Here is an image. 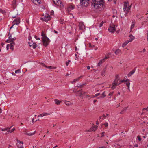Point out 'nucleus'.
Listing matches in <instances>:
<instances>
[{
	"mask_svg": "<svg viewBox=\"0 0 148 148\" xmlns=\"http://www.w3.org/2000/svg\"><path fill=\"white\" fill-rule=\"evenodd\" d=\"M103 3H92V6L94 7V10L95 12H98L103 9L104 7Z\"/></svg>",
	"mask_w": 148,
	"mask_h": 148,
	"instance_id": "1",
	"label": "nucleus"
},
{
	"mask_svg": "<svg viewBox=\"0 0 148 148\" xmlns=\"http://www.w3.org/2000/svg\"><path fill=\"white\" fill-rule=\"evenodd\" d=\"M42 39L43 42V45L45 47L47 46L50 42L49 39L47 37L42 38Z\"/></svg>",
	"mask_w": 148,
	"mask_h": 148,
	"instance_id": "2",
	"label": "nucleus"
},
{
	"mask_svg": "<svg viewBox=\"0 0 148 148\" xmlns=\"http://www.w3.org/2000/svg\"><path fill=\"white\" fill-rule=\"evenodd\" d=\"M130 7L129 6V3L125 2L124 5L123 10L125 12H128L130 10Z\"/></svg>",
	"mask_w": 148,
	"mask_h": 148,
	"instance_id": "3",
	"label": "nucleus"
},
{
	"mask_svg": "<svg viewBox=\"0 0 148 148\" xmlns=\"http://www.w3.org/2000/svg\"><path fill=\"white\" fill-rule=\"evenodd\" d=\"M115 25H110L108 29V31L111 32H114L116 30Z\"/></svg>",
	"mask_w": 148,
	"mask_h": 148,
	"instance_id": "4",
	"label": "nucleus"
},
{
	"mask_svg": "<svg viewBox=\"0 0 148 148\" xmlns=\"http://www.w3.org/2000/svg\"><path fill=\"white\" fill-rule=\"evenodd\" d=\"M80 3L82 5L87 6L88 4V1L89 0H80Z\"/></svg>",
	"mask_w": 148,
	"mask_h": 148,
	"instance_id": "5",
	"label": "nucleus"
},
{
	"mask_svg": "<svg viewBox=\"0 0 148 148\" xmlns=\"http://www.w3.org/2000/svg\"><path fill=\"white\" fill-rule=\"evenodd\" d=\"M75 92L80 97L83 96L86 93L83 92L82 89H81L76 92Z\"/></svg>",
	"mask_w": 148,
	"mask_h": 148,
	"instance_id": "6",
	"label": "nucleus"
},
{
	"mask_svg": "<svg viewBox=\"0 0 148 148\" xmlns=\"http://www.w3.org/2000/svg\"><path fill=\"white\" fill-rule=\"evenodd\" d=\"M116 80H114V82L112 84V86L111 87L112 89H114L115 88V87L121 84L120 82L118 83L116 82Z\"/></svg>",
	"mask_w": 148,
	"mask_h": 148,
	"instance_id": "7",
	"label": "nucleus"
},
{
	"mask_svg": "<svg viewBox=\"0 0 148 148\" xmlns=\"http://www.w3.org/2000/svg\"><path fill=\"white\" fill-rule=\"evenodd\" d=\"M20 21V18H17L16 19H15L13 21V23L14 25L16 24L17 25H18Z\"/></svg>",
	"mask_w": 148,
	"mask_h": 148,
	"instance_id": "8",
	"label": "nucleus"
},
{
	"mask_svg": "<svg viewBox=\"0 0 148 148\" xmlns=\"http://www.w3.org/2000/svg\"><path fill=\"white\" fill-rule=\"evenodd\" d=\"M43 19L45 21L47 22L48 21L50 20L51 18L49 15L47 14L45 15L44 18Z\"/></svg>",
	"mask_w": 148,
	"mask_h": 148,
	"instance_id": "9",
	"label": "nucleus"
},
{
	"mask_svg": "<svg viewBox=\"0 0 148 148\" xmlns=\"http://www.w3.org/2000/svg\"><path fill=\"white\" fill-rule=\"evenodd\" d=\"M79 27L80 30H83L84 29H85V26L83 22L79 23Z\"/></svg>",
	"mask_w": 148,
	"mask_h": 148,
	"instance_id": "10",
	"label": "nucleus"
},
{
	"mask_svg": "<svg viewBox=\"0 0 148 148\" xmlns=\"http://www.w3.org/2000/svg\"><path fill=\"white\" fill-rule=\"evenodd\" d=\"M33 3L36 5H39L41 2L40 0H31Z\"/></svg>",
	"mask_w": 148,
	"mask_h": 148,
	"instance_id": "11",
	"label": "nucleus"
},
{
	"mask_svg": "<svg viewBox=\"0 0 148 148\" xmlns=\"http://www.w3.org/2000/svg\"><path fill=\"white\" fill-rule=\"evenodd\" d=\"M16 39V38L14 37L13 38H11L10 39L7 40L6 41V42L7 43L13 42Z\"/></svg>",
	"mask_w": 148,
	"mask_h": 148,
	"instance_id": "12",
	"label": "nucleus"
},
{
	"mask_svg": "<svg viewBox=\"0 0 148 148\" xmlns=\"http://www.w3.org/2000/svg\"><path fill=\"white\" fill-rule=\"evenodd\" d=\"M93 3H104V0H92Z\"/></svg>",
	"mask_w": 148,
	"mask_h": 148,
	"instance_id": "13",
	"label": "nucleus"
},
{
	"mask_svg": "<svg viewBox=\"0 0 148 148\" xmlns=\"http://www.w3.org/2000/svg\"><path fill=\"white\" fill-rule=\"evenodd\" d=\"M15 45V43L14 42H11L10 44V48L12 51L14 50V46Z\"/></svg>",
	"mask_w": 148,
	"mask_h": 148,
	"instance_id": "14",
	"label": "nucleus"
},
{
	"mask_svg": "<svg viewBox=\"0 0 148 148\" xmlns=\"http://www.w3.org/2000/svg\"><path fill=\"white\" fill-rule=\"evenodd\" d=\"M126 85L128 87V89L129 90H130V82L129 80H127V79L126 80Z\"/></svg>",
	"mask_w": 148,
	"mask_h": 148,
	"instance_id": "15",
	"label": "nucleus"
},
{
	"mask_svg": "<svg viewBox=\"0 0 148 148\" xmlns=\"http://www.w3.org/2000/svg\"><path fill=\"white\" fill-rule=\"evenodd\" d=\"M11 127H10V128H4V129H2V128H1L0 129V130H1L2 131H7L8 132H10V129H11Z\"/></svg>",
	"mask_w": 148,
	"mask_h": 148,
	"instance_id": "16",
	"label": "nucleus"
},
{
	"mask_svg": "<svg viewBox=\"0 0 148 148\" xmlns=\"http://www.w3.org/2000/svg\"><path fill=\"white\" fill-rule=\"evenodd\" d=\"M135 72V70H133L132 71H131L128 74V76L129 77L131 76L132 74H133Z\"/></svg>",
	"mask_w": 148,
	"mask_h": 148,
	"instance_id": "17",
	"label": "nucleus"
},
{
	"mask_svg": "<svg viewBox=\"0 0 148 148\" xmlns=\"http://www.w3.org/2000/svg\"><path fill=\"white\" fill-rule=\"evenodd\" d=\"M16 0H13L12 1V6L14 8H15L16 7Z\"/></svg>",
	"mask_w": 148,
	"mask_h": 148,
	"instance_id": "18",
	"label": "nucleus"
},
{
	"mask_svg": "<svg viewBox=\"0 0 148 148\" xmlns=\"http://www.w3.org/2000/svg\"><path fill=\"white\" fill-rule=\"evenodd\" d=\"M63 101L64 102V103L67 105H69L71 104H73V103L69 101H67L65 100H64Z\"/></svg>",
	"mask_w": 148,
	"mask_h": 148,
	"instance_id": "19",
	"label": "nucleus"
},
{
	"mask_svg": "<svg viewBox=\"0 0 148 148\" xmlns=\"http://www.w3.org/2000/svg\"><path fill=\"white\" fill-rule=\"evenodd\" d=\"M106 95H105V92H103L102 94L101 95V96L97 98V99H99L101 98H103Z\"/></svg>",
	"mask_w": 148,
	"mask_h": 148,
	"instance_id": "20",
	"label": "nucleus"
},
{
	"mask_svg": "<svg viewBox=\"0 0 148 148\" xmlns=\"http://www.w3.org/2000/svg\"><path fill=\"white\" fill-rule=\"evenodd\" d=\"M56 5L59 6L60 5L62 4V2L60 0H56Z\"/></svg>",
	"mask_w": 148,
	"mask_h": 148,
	"instance_id": "21",
	"label": "nucleus"
},
{
	"mask_svg": "<svg viewBox=\"0 0 148 148\" xmlns=\"http://www.w3.org/2000/svg\"><path fill=\"white\" fill-rule=\"evenodd\" d=\"M54 101L56 103L57 105L59 104L61 102V101H60L57 99H55Z\"/></svg>",
	"mask_w": 148,
	"mask_h": 148,
	"instance_id": "22",
	"label": "nucleus"
},
{
	"mask_svg": "<svg viewBox=\"0 0 148 148\" xmlns=\"http://www.w3.org/2000/svg\"><path fill=\"white\" fill-rule=\"evenodd\" d=\"M42 65L45 67L46 68H49V69H52V66H47L45 65V64L44 63H42Z\"/></svg>",
	"mask_w": 148,
	"mask_h": 148,
	"instance_id": "23",
	"label": "nucleus"
},
{
	"mask_svg": "<svg viewBox=\"0 0 148 148\" xmlns=\"http://www.w3.org/2000/svg\"><path fill=\"white\" fill-rule=\"evenodd\" d=\"M121 52V50L119 49H117L115 52V54L116 55L119 54Z\"/></svg>",
	"mask_w": 148,
	"mask_h": 148,
	"instance_id": "24",
	"label": "nucleus"
},
{
	"mask_svg": "<svg viewBox=\"0 0 148 148\" xmlns=\"http://www.w3.org/2000/svg\"><path fill=\"white\" fill-rule=\"evenodd\" d=\"M97 126H95L93 127H92L91 129L92 130V131H95L97 130Z\"/></svg>",
	"mask_w": 148,
	"mask_h": 148,
	"instance_id": "25",
	"label": "nucleus"
},
{
	"mask_svg": "<svg viewBox=\"0 0 148 148\" xmlns=\"http://www.w3.org/2000/svg\"><path fill=\"white\" fill-rule=\"evenodd\" d=\"M127 107H125L124 108L122 111L120 112V113L121 114H123V112L126 110L127 109Z\"/></svg>",
	"mask_w": 148,
	"mask_h": 148,
	"instance_id": "26",
	"label": "nucleus"
},
{
	"mask_svg": "<svg viewBox=\"0 0 148 148\" xmlns=\"http://www.w3.org/2000/svg\"><path fill=\"white\" fill-rule=\"evenodd\" d=\"M103 61L102 60H101L98 63V64L97 65V66H99L101 65L102 63V61Z\"/></svg>",
	"mask_w": 148,
	"mask_h": 148,
	"instance_id": "27",
	"label": "nucleus"
},
{
	"mask_svg": "<svg viewBox=\"0 0 148 148\" xmlns=\"http://www.w3.org/2000/svg\"><path fill=\"white\" fill-rule=\"evenodd\" d=\"M114 80H116V82L118 83H119V82L121 83L120 81H119V79H118V76H116V79Z\"/></svg>",
	"mask_w": 148,
	"mask_h": 148,
	"instance_id": "28",
	"label": "nucleus"
},
{
	"mask_svg": "<svg viewBox=\"0 0 148 148\" xmlns=\"http://www.w3.org/2000/svg\"><path fill=\"white\" fill-rule=\"evenodd\" d=\"M74 8V7L73 6L70 5L68 7V10L69 11V9H73Z\"/></svg>",
	"mask_w": 148,
	"mask_h": 148,
	"instance_id": "29",
	"label": "nucleus"
},
{
	"mask_svg": "<svg viewBox=\"0 0 148 148\" xmlns=\"http://www.w3.org/2000/svg\"><path fill=\"white\" fill-rule=\"evenodd\" d=\"M106 70L105 69H104L101 72V75L102 76H104V74L105 73Z\"/></svg>",
	"mask_w": 148,
	"mask_h": 148,
	"instance_id": "30",
	"label": "nucleus"
},
{
	"mask_svg": "<svg viewBox=\"0 0 148 148\" xmlns=\"http://www.w3.org/2000/svg\"><path fill=\"white\" fill-rule=\"evenodd\" d=\"M36 132V131H34V132L33 133L28 132V134H27V135H29V136H31V135H33L35 134V132Z\"/></svg>",
	"mask_w": 148,
	"mask_h": 148,
	"instance_id": "31",
	"label": "nucleus"
},
{
	"mask_svg": "<svg viewBox=\"0 0 148 148\" xmlns=\"http://www.w3.org/2000/svg\"><path fill=\"white\" fill-rule=\"evenodd\" d=\"M33 47L34 49H35L36 47L37 46L36 44L35 43H33L32 44Z\"/></svg>",
	"mask_w": 148,
	"mask_h": 148,
	"instance_id": "32",
	"label": "nucleus"
},
{
	"mask_svg": "<svg viewBox=\"0 0 148 148\" xmlns=\"http://www.w3.org/2000/svg\"><path fill=\"white\" fill-rule=\"evenodd\" d=\"M81 77V76L79 77L77 79H74V80H73V81L71 82V83H72L73 84V83L75 82L76 81L79 80V78Z\"/></svg>",
	"mask_w": 148,
	"mask_h": 148,
	"instance_id": "33",
	"label": "nucleus"
},
{
	"mask_svg": "<svg viewBox=\"0 0 148 148\" xmlns=\"http://www.w3.org/2000/svg\"><path fill=\"white\" fill-rule=\"evenodd\" d=\"M41 35L42 36V38H45V37H47V36H46L45 35V34L43 32V31H42V33H41Z\"/></svg>",
	"mask_w": 148,
	"mask_h": 148,
	"instance_id": "34",
	"label": "nucleus"
},
{
	"mask_svg": "<svg viewBox=\"0 0 148 148\" xmlns=\"http://www.w3.org/2000/svg\"><path fill=\"white\" fill-rule=\"evenodd\" d=\"M134 38H135V37H133V38H131L129 39V40H128L129 41V42H131L133 40H134Z\"/></svg>",
	"mask_w": 148,
	"mask_h": 148,
	"instance_id": "35",
	"label": "nucleus"
},
{
	"mask_svg": "<svg viewBox=\"0 0 148 148\" xmlns=\"http://www.w3.org/2000/svg\"><path fill=\"white\" fill-rule=\"evenodd\" d=\"M109 58V57L107 56H106L105 57V58H104V59H102V60L103 61H104L106 59L108 58Z\"/></svg>",
	"mask_w": 148,
	"mask_h": 148,
	"instance_id": "36",
	"label": "nucleus"
},
{
	"mask_svg": "<svg viewBox=\"0 0 148 148\" xmlns=\"http://www.w3.org/2000/svg\"><path fill=\"white\" fill-rule=\"evenodd\" d=\"M20 69H18L15 71V73H17L20 72Z\"/></svg>",
	"mask_w": 148,
	"mask_h": 148,
	"instance_id": "37",
	"label": "nucleus"
},
{
	"mask_svg": "<svg viewBox=\"0 0 148 148\" xmlns=\"http://www.w3.org/2000/svg\"><path fill=\"white\" fill-rule=\"evenodd\" d=\"M84 85H85V84H80L79 86H77L78 87H80L81 88H82L83 87Z\"/></svg>",
	"mask_w": 148,
	"mask_h": 148,
	"instance_id": "38",
	"label": "nucleus"
},
{
	"mask_svg": "<svg viewBox=\"0 0 148 148\" xmlns=\"http://www.w3.org/2000/svg\"><path fill=\"white\" fill-rule=\"evenodd\" d=\"M129 41H128V40H127L125 41L124 43H123L124 44H125V45H126L128 43H129Z\"/></svg>",
	"mask_w": 148,
	"mask_h": 148,
	"instance_id": "39",
	"label": "nucleus"
},
{
	"mask_svg": "<svg viewBox=\"0 0 148 148\" xmlns=\"http://www.w3.org/2000/svg\"><path fill=\"white\" fill-rule=\"evenodd\" d=\"M129 41H128V40H127L125 41L124 43H123L124 44H125V45H126L128 43H129Z\"/></svg>",
	"mask_w": 148,
	"mask_h": 148,
	"instance_id": "40",
	"label": "nucleus"
},
{
	"mask_svg": "<svg viewBox=\"0 0 148 148\" xmlns=\"http://www.w3.org/2000/svg\"><path fill=\"white\" fill-rule=\"evenodd\" d=\"M129 41H128V40H127L125 41L124 43H123L124 44H125V45H126L128 43H129Z\"/></svg>",
	"mask_w": 148,
	"mask_h": 148,
	"instance_id": "41",
	"label": "nucleus"
},
{
	"mask_svg": "<svg viewBox=\"0 0 148 148\" xmlns=\"http://www.w3.org/2000/svg\"><path fill=\"white\" fill-rule=\"evenodd\" d=\"M129 41H128V40H127L125 41L124 43H123L124 44H125V45H126L128 43H129Z\"/></svg>",
	"mask_w": 148,
	"mask_h": 148,
	"instance_id": "42",
	"label": "nucleus"
},
{
	"mask_svg": "<svg viewBox=\"0 0 148 148\" xmlns=\"http://www.w3.org/2000/svg\"><path fill=\"white\" fill-rule=\"evenodd\" d=\"M137 138H138V140L139 141H141V139L140 138V136H138L137 137Z\"/></svg>",
	"mask_w": 148,
	"mask_h": 148,
	"instance_id": "43",
	"label": "nucleus"
},
{
	"mask_svg": "<svg viewBox=\"0 0 148 148\" xmlns=\"http://www.w3.org/2000/svg\"><path fill=\"white\" fill-rule=\"evenodd\" d=\"M17 140L18 143H22V144H23V142L22 141H20V140H18L17 139Z\"/></svg>",
	"mask_w": 148,
	"mask_h": 148,
	"instance_id": "44",
	"label": "nucleus"
},
{
	"mask_svg": "<svg viewBox=\"0 0 148 148\" xmlns=\"http://www.w3.org/2000/svg\"><path fill=\"white\" fill-rule=\"evenodd\" d=\"M70 62L71 61L70 60H69L67 62H66V65L68 66Z\"/></svg>",
	"mask_w": 148,
	"mask_h": 148,
	"instance_id": "45",
	"label": "nucleus"
},
{
	"mask_svg": "<svg viewBox=\"0 0 148 148\" xmlns=\"http://www.w3.org/2000/svg\"><path fill=\"white\" fill-rule=\"evenodd\" d=\"M104 23V22L102 21V22L99 25V26L100 27H102L103 25V24Z\"/></svg>",
	"mask_w": 148,
	"mask_h": 148,
	"instance_id": "46",
	"label": "nucleus"
},
{
	"mask_svg": "<svg viewBox=\"0 0 148 148\" xmlns=\"http://www.w3.org/2000/svg\"><path fill=\"white\" fill-rule=\"evenodd\" d=\"M113 12L114 14H116L117 11L116 10H113Z\"/></svg>",
	"mask_w": 148,
	"mask_h": 148,
	"instance_id": "47",
	"label": "nucleus"
},
{
	"mask_svg": "<svg viewBox=\"0 0 148 148\" xmlns=\"http://www.w3.org/2000/svg\"><path fill=\"white\" fill-rule=\"evenodd\" d=\"M0 12L2 13L3 14H4L5 13V11L4 10H3L1 9L0 10Z\"/></svg>",
	"mask_w": 148,
	"mask_h": 148,
	"instance_id": "48",
	"label": "nucleus"
},
{
	"mask_svg": "<svg viewBox=\"0 0 148 148\" xmlns=\"http://www.w3.org/2000/svg\"><path fill=\"white\" fill-rule=\"evenodd\" d=\"M92 97L91 96L88 95H87L86 96V98Z\"/></svg>",
	"mask_w": 148,
	"mask_h": 148,
	"instance_id": "49",
	"label": "nucleus"
},
{
	"mask_svg": "<svg viewBox=\"0 0 148 148\" xmlns=\"http://www.w3.org/2000/svg\"><path fill=\"white\" fill-rule=\"evenodd\" d=\"M134 26L135 25L132 24V25L131 26V29H133L134 27Z\"/></svg>",
	"mask_w": 148,
	"mask_h": 148,
	"instance_id": "50",
	"label": "nucleus"
},
{
	"mask_svg": "<svg viewBox=\"0 0 148 148\" xmlns=\"http://www.w3.org/2000/svg\"><path fill=\"white\" fill-rule=\"evenodd\" d=\"M105 133L104 132H102V133L101 134V137H103L104 136V133Z\"/></svg>",
	"mask_w": 148,
	"mask_h": 148,
	"instance_id": "51",
	"label": "nucleus"
},
{
	"mask_svg": "<svg viewBox=\"0 0 148 148\" xmlns=\"http://www.w3.org/2000/svg\"><path fill=\"white\" fill-rule=\"evenodd\" d=\"M135 21L133 20L132 21V24L135 25Z\"/></svg>",
	"mask_w": 148,
	"mask_h": 148,
	"instance_id": "52",
	"label": "nucleus"
},
{
	"mask_svg": "<svg viewBox=\"0 0 148 148\" xmlns=\"http://www.w3.org/2000/svg\"><path fill=\"white\" fill-rule=\"evenodd\" d=\"M53 1L54 4L56 5V0H53Z\"/></svg>",
	"mask_w": 148,
	"mask_h": 148,
	"instance_id": "53",
	"label": "nucleus"
},
{
	"mask_svg": "<svg viewBox=\"0 0 148 148\" xmlns=\"http://www.w3.org/2000/svg\"><path fill=\"white\" fill-rule=\"evenodd\" d=\"M15 130V128H13V129H12L11 130H10V133H11L12 132H13Z\"/></svg>",
	"mask_w": 148,
	"mask_h": 148,
	"instance_id": "54",
	"label": "nucleus"
},
{
	"mask_svg": "<svg viewBox=\"0 0 148 148\" xmlns=\"http://www.w3.org/2000/svg\"><path fill=\"white\" fill-rule=\"evenodd\" d=\"M44 115H45V116H46L47 115H49L50 114H49V113H44Z\"/></svg>",
	"mask_w": 148,
	"mask_h": 148,
	"instance_id": "55",
	"label": "nucleus"
},
{
	"mask_svg": "<svg viewBox=\"0 0 148 148\" xmlns=\"http://www.w3.org/2000/svg\"><path fill=\"white\" fill-rule=\"evenodd\" d=\"M126 80H125L123 79V80H121V81H120V82H121H121H126Z\"/></svg>",
	"mask_w": 148,
	"mask_h": 148,
	"instance_id": "56",
	"label": "nucleus"
},
{
	"mask_svg": "<svg viewBox=\"0 0 148 148\" xmlns=\"http://www.w3.org/2000/svg\"><path fill=\"white\" fill-rule=\"evenodd\" d=\"M104 125L105 127H107L108 125V123H105Z\"/></svg>",
	"mask_w": 148,
	"mask_h": 148,
	"instance_id": "57",
	"label": "nucleus"
},
{
	"mask_svg": "<svg viewBox=\"0 0 148 148\" xmlns=\"http://www.w3.org/2000/svg\"><path fill=\"white\" fill-rule=\"evenodd\" d=\"M40 117H42L45 116V115H44V113H43V114H40Z\"/></svg>",
	"mask_w": 148,
	"mask_h": 148,
	"instance_id": "58",
	"label": "nucleus"
},
{
	"mask_svg": "<svg viewBox=\"0 0 148 148\" xmlns=\"http://www.w3.org/2000/svg\"><path fill=\"white\" fill-rule=\"evenodd\" d=\"M89 47H95V46L94 45H93L92 46L91 44H89Z\"/></svg>",
	"mask_w": 148,
	"mask_h": 148,
	"instance_id": "59",
	"label": "nucleus"
},
{
	"mask_svg": "<svg viewBox=\"0 0 148 148\" xmlns=\"http://www.w3.org/2000/svg\"><path fill=\"white\" fill-rule=\"evenodd\" d=\"M145 110H146L147 111H148V107L146 108H144L143 109V111H144Z\"/></svg>",
	"mask_w": 148,
	"mask_h": 148,
	"instance_id": "60",
	"label": "nucleus"
},
{
	"mask_svg": "<svg viewBox=\"0 0 148 148\" xmlns=\"http://www.w3.org/2000/svg\"><path fill=\"white\" fill-rule=\"evenodd\" d=\"M35 37L36 40H40V38H38L36 36H35Z\"/></svg>",
	"mask_w": 148,
	"mask_h": 148,
	"instance_id": "61",
	"label": "nucleus"
},
{
	"mask_svg": "<svg viewBox=\"0 0 148 148\" xmlns=\"http://www.w3.org/2000/svg\"><path fill=\"white\" fill-rule=\"evenodd\" d=\"M146 51V50L144 48L143 49V50L142 51H140V52H144L145 51Z\"/></svg>",
	"mask_w": 148,
	"mask_h": 148,
	"instance_id": "62",
	"label": "nucleus"
},
{
	"mask_svg": "<svg viewBox=\"0 0 148 148\" xmlns=\"http://www.w3.org/2000/svg\"><path fill=\"white\" fill-rule=\"evenodd\" d=\"M129 37L130 38H133V37H134L132 34H130L129 35Z\"/></svg>",
	"mask_w": 148,
	"mask_h": 148,
	"instance_id": "63",
	"label": "nucleus"
},
{
	"mask_svg": "<svg viewBox=\"0 0 148 148\" xmlns=\"http://www.w3.org/2000/svg\"><path fill=\"white\" fill-rule=\"evenodd\" d=\"M100 93H98L96 94L95 95V97H97L98 96H99L100 95Z\"/></svg>",
	"mask_w": 148,
	"mask_h": 148,
	"instance_id": "64",
	"label": "nucleus"
}]
</instances>
